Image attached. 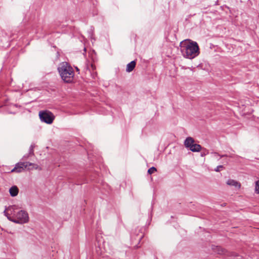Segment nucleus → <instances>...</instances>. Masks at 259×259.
I'll return each instance as SVG.
<instances>
[{
	"instance_id": "f257e3e1",
	"label": "nucleus",
	"mask_w": 259,
	"mask_h": 259,
	"mask_svg": "<svg viewBox=\"0 0 259 259\" xmlns=\"http://www.w3.org/2000/svg\"><path fill=\"white\" fill-rule=\"evenodd\" d=\"M180 47L183 56L186 58L192 59L199 54V47L196 42L184 40L180 43Z\"/></svg>"
},
{
	"instance_id": "f03ea898",
	"label": "nucleus",
	"mask_w": 259,
	"mask_h": 259,
	"mask_svg": "<svg viewBox=\"0 0 259 259\" xmlns=\"http://www.w3.org/2000/svg\"><path fill=\"white\" fill-rule=\"evenodd\" d=\"M58 70L64 82L70 83L73 81L74 72L73 68L67 63L62 62L60 64Z\"/></svg>"
},
{
	"instance_id": "7ed1b4c3",
	"label": "nucleus",
	"mask_w": 259,
	"mask_h": 259,
	"mask_svg": "<svg viewBox=\"0 0 259 259\" xmlns=\"http://www.w3.org/2000/svg\"><path fill=\"white\" fill-rule=\"evenodd\" d=\"M38 165L29 162H20L17 163L14 168L11 172H20L26 168L31 169L32 168L37 169Z\"/></svg>"
},
{
	"instance_id": "20e7f679",
	"label": "nucleus",
	"mask_w": 259,
	"mask_h": 259,
	"mask_svg": "<svg viewBox=\"0 0 259 259\" xmlns=\"http://www.w3.org/2000/svg\"><path fill=\"white\" fill-rule=\"evenodd\" d=\"M12 222L16 223L23 224L27 223L29 221L28 213L24 210H19L14 218H11Z\"/></svg>"
},
{
	"instance_id": "39448f33",
	"label": "nucleus",
	"mask_w": 259,
	"mask_h": 259,
	"mask_svg": "<svg viewBox=\"0 0 259 259\" xmlns=\"http://www.w3.org/2000/svg\"><path fill=\"white\" fill-rule=\"evenodd\" d=\"M39 117L41 121L47 124L52 123L55 119V116L54 114L48 110H42L39 111Z\"/></svg>"
},
{
	"instance_id": "423d86ee",
	"label": "nucleus",
	"mask_w": 259,
	"mask_h": 259,
	"mask_svg": "<svg viewBox=\"0 0 259 259\" xmlns=\"http://www.w3.org/2000/svg\"><path fill=\"white\" fill-rule=\"evenodd\" d=\"M19 210L18 206L13 205L7 208L4 211V213L5 215L7 217L8 219L12 222L11 218H14Z\"/></svg>"
},
{
	"instance_id": "0eeeda50",
	"label": "nucleus",
	"mask_w": 259,
	"mask_h": 259,
	"mask_svg": "<svg viewBox=\"0 0 259 259\" xmlns=\"http://www.w3.org/2000/svg\"><path fill=\"white\" fill-rule=\"evenodd\" d=\"M194 144V140L191 137H188L186 139L184 142V145L186 147L190 148L192 145Z\"/></svg>"
},
{
	"instance_id": "6e6552de",
	"label": "nucleus",
	"mask_w": 259,
	"mask_h": 259,
	"mask_svg": "<svg viewBox=\"0 0 259 259\" xmlns=\"http://www.w3.org/2000/svg\"><path fill=\"white\" fill-rule=\"evenodd\" d=\"M136 65V61L135 60L131 61L130 63L127 64L126 71L127 72H131L135 68Z\"/></svg>"
},
{
	"instance_id": "1a4fd4ad",
	"label": "nucleus",
	"mask_w": 259,
	"mask_h": 259,
	"mask_svg": "<svg viewBox=\"0 0 259 259\" xmlns=\"http://www.w3.org/2000/svg\"><path fill=\"white\" fill-rule=\"evenodd\" d=\"M9 192L11 196L15 197L18 195L19 189L16 186H13L10 188Z\"/></svg>"
},
{
	"instance_id": "9d476101",
	"label": "nucleus",
	"mask_w": 259,
	"mask_h": 259,
	"mask_svg": "<svg viewBox=\"0 0 259 259\" xmlns=\"http://www.w3.org/2000/svg\"><path fill=\"white\" fill-rule=\"evenodd\" d=\"M227 184L228 185L234 186L235 187L237 188L238 189L240 188L241 186L240 183L232 179L228 180V181L227 182Z\"/></svg>"
},
{
	"instance_id": "9b49d317",
	"label": "nucleus",
	"mask_w": 259,
	"mask_h": 259,
	"mask_svg": "<svg viewBox=\"0 0 259 259\" xmlns=\"http://www.w3.org/2000/svg\"><path fill=\"white\" fill-rule=\"evenodd\" d=\"M201 149V146L197 144H194L189 149L192 152H199Z\"/></svg>"
},
{
	"instance_id": "f8f14e48",
	"label": "nucleus",
	"mask_w": 259,
	"mask_h": 259,
	"mask_svg": "<svg viewBox=\"0 0 259 259\" xmlns=\"http://www.w3.org/2000/svg\"><path fill=\"white\" fill-rule=\"evenodd\" d=\"M216 251L220 254H225L227 252L225 249L220 246L217 247Z\"/></svg>"
},
{
	"instance_id": "ddd939ff",
	"label": "nucleus",
	"mask_w": 259,
	"mask_h": 259,
	"mask_svg": "<svg viewBox=\"0 0 259 259\" xmlns=\"http://www.w3.org/2000/svg\"><path fill=\"white\" fill-rule=\"evenodd\" d=\"M156 171V168L154 167H152L148 169V172L149 174L151 175V174H153Z\"/></svg>"
},
{
	"instance_id": "4468645a",
	"label": "nucleus",
	"mask_w": 259,
	"mask_h": 259,
	"mask_svg": "<svg viewBox=\"0 0 259 259\" xmlns=\"http://www.w3.org/2000/svg\"><path fill=\"white\" fill-rule=\"evenodd\" d=\"M34 146L31 145L29 148V155H33L34 154Z\"/></svg>"
},
{
	"instance_id": "2eb2a0df",
	"label": "nucleus",
	"mask_w": 259,
	"mask_h": 259,
	"mask_svg": "<svg viewBox=\"0 0 259 259\" xmlns=\"http://www.w3.org/2000/svg\"><path fill=\"white\" fill-rule=\"evenodd\" d=\"M223 166L222 165H219L214 169V170L215 171L219 172L221 171V169L223 168Z\"/></svg>"
},
{
	"instance_id": "dca6fc26",
	"label": "nucleus",
	"mask_w": 259,
	"mask_h": 259,
	"mask_svg": "<svg viewBox=\"0 0 259 259\" xmlns=\"http://www.w3.org/2000/svg\"><path fill=\"white\" fill-rule=\"evenodd\" d=\"M255 191L259 194V181L256 182Z\"/></svg>"
},
{
	"instance_id": "f3484780",
	"label": "nucleus",
	"mask_w": 259,
	"mask_h": 259,
	"mask_svg": "<svg viewBox=\"0 0 259 259\" xmlns=\"http://www.w3.org/2000/svg\"><path fill=\"white\" fill-rule=\"evenodd\" d=\"M214 154V156H220L221 157H223L226 156V155H219V154H218V153H214V154Z\"/></svg>"
},
{
	"instance_id": "a211bd4d",
	"label": "nucleus",
	"mask_w": 259,
	"mask_h": 259,
	"mask_svg": "<svg viewBox=\"0 0 259 259\" xmlns=\"http://www.w3.org/2000/svg\"><path fill=\"white\" fill-rule=\"evenodd\" d=\"M29 155L28 154V155H25V156H24V157H23V159H26V158H27L29 156Z\"/></svg>"
}]
</instances>
